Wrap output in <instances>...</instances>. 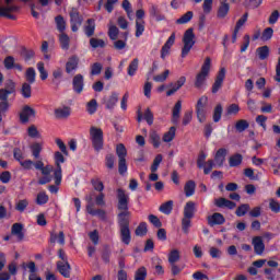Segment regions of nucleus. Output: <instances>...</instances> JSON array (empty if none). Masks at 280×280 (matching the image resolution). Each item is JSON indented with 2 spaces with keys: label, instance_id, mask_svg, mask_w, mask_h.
I'll list each match as a JSON object with an SVG mask.
<instances>
[{
  "label": "nucleus",
  "instance_id": "f257e3e1",
  "mask_svg": "<svg viewBox=\"0 0 280 280\" xmlns=\"http://www.w3.org/2000/svg\"><path fill=\"white\" fill-rule=\"evenodd\" d=\"M196 215V202L188 201L184 206V217L182 219V231L187 235L191 229V219Z\"/></svg>",
  "mask_w": 280,
  "mask_h": 280
},
{
  "label": "nucleus",
  "instance_id": "f03ea898",
  "mask_svg": "<svg viewBox=\"0 0 280 280\" xmlns=\"http://www.w3.org/2000/svg\"><path fill=\"white\" fill-rule=\"evenodd\" d=\"M211 71V58L207 57L201 66V70L197 73L195 79L196 89H202L207 84V78Z\"/></svg>",
  "mask_w": 280,
  "mask_h": 280
},
{
  "label": "nucleus",
  "instance_id": "7ed1b4c3",
  "mask_svg": "<svg viewBox=\"0 0 280 280\" xmlns=\"http://www.w3.org/2000/svg\"><path fill=\"white\" fill-rule=\"evenodd\" d=\"M184 47L182 48V58H186L189 55V51L196 45V34H194V28H188L185 31L183 36Z\"/></svg>",
  "mask_w": 280,
  "mask_h": 280
},
{
  "label": "nucleus",
  "instance_id": "20e7f679",
  "mask_svg": "<svg viewBox=\"0 0 280 280\" xmlns=\"http://www.w3.org/2000/svg\"><path fill=\"white\" fill-rule=\"evenodd\" d=\"M90 138L96 152L104 149V131L97 127L90 128Z\"/></svg>",
  "mask_w": 280,
  "mask_h": 280
},
{
  "label": "nucleus",
  "instance_id": "39448f33",
  "mask_svg": "<svg viewBox=\"0 0 280 280\" xmlns=\"http://www.w3.org/2000/svg\"><path fill=\"white\" fill-rule=\"evenodd\" d=\"M56 170L54 171L55 185L58 187L62 183V163H65V155L60 151L55 152Z\"/></svg>",
  "mask_w": 280,
  "mask_h": 280
},
{
  "label": "nucleus",
  "instance_id": "423d86ee",
  "mask_svg": "<svg viewBox=\"0 0 280 280\" xmlns=\"http://www.w3.org/2000/svg\"><path fill=\"white\" fill-rule=\"evenodd\" d=\"M207 102H209V97L201 96L196 105L197 118L200 124L205 122L207 119Z\"/></svg>",
  "mask_w": 280,
  "mask_h": 280
},
{
  "label": "nucleus",
  "instance_id": "0eeeda50",
  "mask_svg": "<svg viewBox=\"0 0 280 280\" xmlns=\"http://www.w3.org/2000/svg\"><path fill=\"white\" fill-rule=\"evenodd\" d=\"M36 117V110L32 108L30 105H26L20 112V121L21 124H28L30 120Z\"/></svg>",
  "mask_w": 280,
  "mask_h": 280
},
{
  "label": "nucleus",
  "instance_id": "6e6552de",
  "mask_svg": "<svg viewBox=\"0 0 280 280\" xmlns=\"http://www.w3.org/2000/svg\"><path fill=\"white\" fill-rule=\"evenodd\" d=\"M117 198H118V209L120 211H128V202L130 200V196L126 194V190L118 188Z\"/></svg>",
  "mask_w": 280,
  "mask_h": 280
},
{
  "label": "nucleus",
  "instance_id": "1a4fd4ad",
  "mask_svg": "<svg viewBox=\"0 0 280 280\" xmlns=\"http://www.w3.org/2000/svg\"><path fill=\"white\" fill-rule=\"evenodd\" d=\"M224 78H226V69L221 68L212 85V93H218V91L222 89V84H224Z\"/></svg>",
  "mask_w": 280,
  "mask_h": 280
},
{
  "label": "nucleus",
  "instance_id": "9d476101",
  "mask_svg": "<svg viewBox=\"0 0 280 280\" xmlns=\"http://www.w3.org/2000/svg\"><path fill=\"white\" fill-rule=\"evenodd\" d=\"M176 43V33H172V35L168 37L166 43L161 49V58L162 60H165L167 56H170V49H172V46Z\"/></svg>",
  "mask_w": 280,
  "mask_h": 280
},
{
  "label": "nucleus",
  "instance_id": "9b49d317",
  "mask_svg": "<svg viewBox=\"0 0 280 280\" xmlns=\"http://www.w3.org/2000/svg\"><path fill=\"white\" fill-rule=\"evenodd\" d=\"M55 117L57 119H69L71 117V107L62 105L55 109Z\"/></svg>",
  "mask_w": 280,
  "mask_h": 280
},
{
  "label": "nucleus",
  "instance_id": "f8f14e48",
  "mask_svg": "<svg viewBox=\"0 0 280 280\" xmlns=\"http://www.w3.org/2000/svg\"><path fill=\"white\" fill-rule=\"evenodd\" d=\"M11 235H14L18 242L25 240V232H23V223H14L11 228Z\"/></svg>",
  "mask_w": 280,
  "mask_h": 280
},
{
  "label": "nucleus",
  "instance_id": "ddd939ff",
  "mask_svg": "<svg viewBox=\"0 0 280 280\" xmlns=\"http://www.w3.org/2000/svg\"><path fill=\"white\" fill-rule=\"evenodd\" d=\"M185 82H187V78L180 77L175 83H172V88L166 92L167 97H171V95H174V93L180 91V89L185 86Z\"/></svg>",
  "mask_w": 280,
  "mask_h": 280
},
{
  "label": "nucleus",
  "instance_id": "4468645a",
  "mask_svg": "<svg viewBox=\"0 0 280 280\" xmlns=\"http://www.w3.org/2000/svg\"><path fill=\"white\" fill-rule=\"evenodd\" d=\"M224 222H226V220L224 219V215H222V213L220 212H215L212 215L208 217L209 226H218L224 224Z\"/></svg>",
  "mask_w": 280,
  "mask_h": 280
},
{
  "label": "nucleus",
  "instance_id": "2eb2a0df",
  "mask_svg": "<svg viewBox=\"0 0 280 280\" xmlns=\"http://www.w3.org/2000/svg\"><path fill=\"white\" fill-rule=\"evenodd\" d=\"M119 233H120V242H122V244H125L126 246H129L130 242H132L130 225L126 228H119Z\"/></svg>",
  "mask_w": 280,
  "mask_h": 280
},
{
  "label": "nucleus",
  "instance_id": "dca6fc26",
  "mask_svg": "<svg viewBox=\"0 0 280 280\" xmlns=\"http://www.w3.org/2000/svg\"><path fill=\"white\" fill-rule=\"evenodd\" d=\"M226 154H229V151L224 148H221L217 151L214 155V164L217 167H222V165H224V162L226 161Z\"/></svg>",
  "mask_w": 280,
  "mask_h": 280
},
{
  "label": "nucleus",
  "instance_id": "f3484780",
  "mask_svg": "<svg viewBox=\"0 0 280 280\" xmlns=\"http://www.w3.org/2000/svg\"><path fill=\"white\" fill-rule=\"evenodd\" d=\"M252 244L254 246L256 255H264V250H266V245L264 244V238L261 236L254 237Z\"/></svg>",
  "mask_w": 280,
  "mask_h": 280
},
{
  "label": "nucleus",
  "instance_id": "a211bd4d",
  "mask_svg": "<svg viewBox=\"0 0 280 280\" xmlns=\"http://www.w3.org/2000/svg\"><path fill=\"white\" fill-rule=\"evenodd\" d=\"M72 86L74 93H82L84 91V77L77 74L72 80Z\"/></svg>",
  "mask_w": 280,
  "mask_h": 280
},
{
  "label": "nucleus",
  "instance_id": "6ab92c4d",
  "mask_svg": "<svg viewBox=\"0 0 280 280\" xmlns=\"http://www.w3.org/2000/svg\"><path fill=\"white\" fill-rule=\"evenodd\" d=\"M118 102L119 94L117 92H114L108 98L104 100L105 108H107V110H113L115 106H117Z\"/></svg>",
  "mask_w": 280,
  "mask_h": 280
},
{
  "label": "nucleus",
  "instance_id": "aec40b11",
  "mask_svg": "<svg viewBox=\"0 0 280 280\" xmlns=\"http://www.w3.org/2000/svg\"><path fill=\"white\" fill-rule=\"evenodd\" d=\"M12 12H19V7L14 4H7V7L0 8V16H7V19H14Z\"/></svg>",
  "mask_w": 280,
  "mask_h": 280
},
{
  "label": "nucleus",
  "instance_id": "412c9836",
  "mask_svg": "<svg viewBox=\"0 0 280 280\" xmlns=\"http://www.w3.org/2000/svg\"><path fill=\"white\" fill-rule=\"evenodd\" d=\"M57 269L65 279H69V277H71V265L69 261L57 262Z\"/></svg>",
  "mask_w": 280,
  "mask_h": 280
},
{
  "label": "nucleus",
  "instance_id": "4be33fe9",
  "mask_svg": "<svg viewBox=\"0 0 280 280\" xmlns=\"http://www.w3.org/2000/svg\"><path fill=\"white\" fill-rule=\"evenodd\" d=\"M130 212L128 210H124L118 214V226L119 229L130 226Z\"/></svg>",
  "mask_w": 280,
  "mask_h": 280
},
{
  "label": "nucleus",
  "instance_id": "5701e85b",
  "mask_svg": "<svg viewBox=\"0 0 280 280\" xmlns=\"http://www.w3.org/2000/svg\"><path fill=\"white\" fill-rule=\"evenodd\" d=\"M79 62H80V58H78V56L75 55L71 56L66 63V71L68 73H73V71L78 69Z\"/></svg>",
  "mask_w": 280,
  "mask_h": 280
},
{
  "label": "nucleus",
  "instance_id": "b1692460",
  "mask_svg": "<svg viewBox=\"0 0 280 280\" xmlns=\"http://www.w3.org/2000/svg\"><path fill=\"white\" fill-rule=\"evenodd\" d=\"M215 207H219L220 209L226 208V209H235L236 205L235 202L226 199V198H219L214 200Z\"/></svg>",
  "mask_w": 280,
  "mask_h": 280
},
{
  "label": "nucleus",
  "instance_id": "393cba45",
  "mask_svg": "<svg viewBox=\"0 0 280 280\" xmlns=\"http://www.w3.org/2000/svg\"><path fill=\"white\" fill-rule=\"evenodd\" d=\"M182 109H183V101H177L175 106L173 107V114H172L173 124H178V119H180Z\"/></svg>",
  "mask_w": 280,
  "mask_h": 280
},
{
  "label": "nucleus",
  "instance_id": "a878e982",
  "mask_svg": "<svg viewBox=\"0 0 280 280\" xmlns=\"http://www.w3.org/2000/svg\"><path fill=\"white\" fill-rule=\"evenodd\" d=\"M176 139V127H171L168 131L164 132L162 141L164 143H172Z\"/></svg>",
  "mask_w": 280,
  "mask_h": 280
},
{
  "label": "nucleus",
  "instance_id": "bb28decb",
  "mask_svg": "<svg viewBox=\"0 0 280 280\" xmlns=\"http://www.w3.org/2000/svg\"><path fill=\"white\" fill-rule=\"evenodd\" d=\"M242 161H244V156H242V154H240V153H236V154H233L232 156H230L229 165H230V167H237V166L242 165Z\"/></svg>",
  "mask_w": 280,
  "mask_h": 280
},
{
  "label": "nucleus",
  "instance_id": "cd10ccee",
  "mask_svg": "<svg viewBox=\"0 0 280 280\" xmlns=\"http://www.w3.org/2000/svg\"><path fill=\"white\" fill-rule=\"evenodd\" d=\"M56 242L61 246H65V232H59V234L54 232L50 233V244H56Z\"/></svg>",
  "mask_w": 280,
  "mask_h": 280
},
{
  "label": "nucleus",
  "instance_id": "c85d7f7f",
  "mask_svg": "<svg viewBox=\"0 0 280 280\" xmlns=\"http://www.w3.org/2000/svg\"><path fill=\"white\" fill-rule=\"evenodd\" d=\"M184 191L187 198H190V196H194V194H196V182L194 180L187 182L185 184Z\"/></svg>",
  "mask_w": 280,
  "mask_h": 280
},
{
  "label": "nucleus",
  "instance_id": "c756f323",
  "mask_svg": "<svg viewBox=\"0 0 280 280\" xmlns=\"http://www.w3.org/2000/svg\"><path fill=\"white\" fill-rule=\"evenodd\" d=\"M173 209H174V201L168 200L160 206L159 211H161V213H164L165 215H170Z\"/></svg>",
  "mask_w": 280,
  "mask_h": 280
},
{
  "label": "nucleus",
  "instance_id": "7c9ffc66",
  "mask_svg": "<svg viewBox=\"0 0 280 280\" xmlns=\"http://www.w3.org/2000/svg\"><path fill=\"white\" fill-rule=\"evenodd\" d=\"M43 142H34L31 145V151L34 159H40V152H43Z\"/></svg>",
  "mask_w": 280,
  "mask_h": 280
},
{
  "label": "nucleus",
  "instance_id": "2f4dec72",
  "mask_svg": "<svg viewBox=\"0 0 280 280\" xmlns=\"http://www.w3.org/2000/svg\"><path fill=\"white\" fill-rule=\"evenodd\" d=\"M90 46L92 47V49H104V47H106V42L97 37H92L90 39Z\"/></svg>",
  "mask_w": 280,
  "mask_h": 280
},
{
  "label": "nucleus",
  "instance_id": "473e14b6",
  "mask_svg": "<svg viewBox=\"0 0 280 280\" xmlns=\"http://www.w3.org/2000/svg\"><path fill=\"white\" fill-rule=\"evenodd\" d=\"M194 19V12L188 11L184 15H182L179 19L176 20L177 25H185L189 23Z\"/></svg>",
  "mask_w": 280,
  "mask_h": 280
},
{
  "label": "nucleus",
  "instance_id": "72a5a7b5",
  "mask_svg": "<svg viewBox=\"0 0 280 280\" xmlns=\"http://www.w3.org/2000/svg\"><path fill=\"white\" fill-rule=\"evenodd\" d=\"M145 32V22L143 20H136V37L139 38L143 36Z\"/></svg>",
  "mask_w": 280,
  "mask_h": 280
},
{
  "label": "nucleus",
  "instance_id": "f704fd0d",
  "mask_svg": "<svg viewBox=\"0 0 280 280\" xmlns=\"http://www.w3.org/2000/svg\"><path fill=\"white\" fill-rule=\"evenodd\" d=\"M256 54L260 60H266L270 56V48L268 46H261L257 48Z\"/></svg>",
  "mask_w": 280,
  "mask_h": 280
},
{
  "label": "nucleus",
  "instance_id": "c9c22d12",
  "mask_svg": "<svg viewBox=\"0 0 280 280\" xmlns=\"http://www.w3.org/2000/svg\"><path fill=\"white\" fill-rule=\"evenodd\" d=\"M84 32L88 37H91L95 34V20H88Z\"/></svg>",
  "mask_w": 280,
  "mask_h": 280
},
{
  "label": "nucleus",
  "instance_id": "e433bc0d",
  "mask_svg": "<svg viewBox=\"0 0 280 280\" xmlns=\"http://www.w3.org/2000/svg\"><path fill=\"white\" fill-rule=\"evenodd\" d=\"M135 234H136L138 237H143V236L148 235V223H147V222H141V223L137 226Z\"/></svg>",
  "mask_w": 280,
  "mask_h": 280
},
{
  "label": "nucleus",
  "instance_id": "4c0bfd02",
  "mask_svg": "<svg viewBox=\"0 0 280 280\" xmlns=\"http://www.w3.org/2000/svg\"><path fill=\"white\" fill-rule=\"evenodd\" d=\"M149 137L153 148H161V136L156 131H151Z\"/></svg>",
  "mask_w": 280,
  "mask_h": 280
},
{
  "label": "nucleus",
  "instance_id": "58836bf2",
  "mask_svg": "<svg viewBox=\"0 0 280 280\" xmlns=\"http://www.w3.org/2000/svg\"><path fill=\"white\" fill-rule=\"evenodd\" d=\"M56 25L57 30L62 34L67 30V22L65 21V18L62 15H58L56 19Z\"/></svg>",
  "mask_w": 280,
  "mask_h": 280
},
{
  "label": "nucleus",
  "instance_id": "ea45409f",
  "mask_svg": "<svg viewBox=\"0 0 280 280\" xmlns=\"http://www.w3.org/2000/svg\"><path fill=\"white\" fill-rule=\"evenodd\" d=\"M229 10H231V7L229 5V3H226V1L221 2V5L218 11L219 19H224V16H226V14H229Z\"/></svg>",
  "mask_w": 280,
  "mask_h": 280
},
{
  "label": "nucleus",
  "instance_id": "a19ab883",
  "mask_svg": "<svg viewBox=\"0 0 280 280\" xmlns=\"http://www.w3.org/2000/svg\"><path fill=\"white\" fill-rule=\"evenodd\" d=\"M248 211H250V206L248 203H243L236 209L235 213L237 218H244V215L247 214Z\"/></svg>",
  "mask_w": 280,
  "mask_h": 280
},
{
  "label": "nucleus",
  "instance_id": "79ce46f5",
  "mask_svg": "<svg viewBox=\"0 0 280 280\" xmlns=\"http://www.w3.org/2000/svg\"><path fill=\"white\" fill-rule=\"evenodd\" d=\"M86 110L89 115H95V113H97V100L92 98L90 102H88Z\"/></svg>",
  "mask_w": 280,
  "mask_h": 280
},
{
  "label": "nucleus",
  "instance_id": "37998d69",
  "mask_svg": "<svg viewBox=\"0 0 280 280\" xmlns=\"http://www.w3.org/2000/svg\"><path fill=\"white\" fill-rule=\"evenodd\" d=\"M116 154L119 161H122V160H126V156L128 155V151L126 150V147L120 143L116 147Z\"/></svg>",
  "mask_w": 280,
  "mask_h": 280
},
{
  "label": "nucleus",
  "instance_id": "c03bdc74",
  "mask_svg": "<svg viewBox=\"0 0 280 280\" xmlns=\"http://www.w3.org/2000/svg\"><path fill=\"white\" fill-rule=\"evenodd\" d=\"M37 70L39 71L40 80H47V78H49V73L45 70V62H37Z\"/></svg>",
  "mask_w": 280,
  "mask_h": 280
},
{
  "label": "nucleus",
  "instance_id": "a18cd8bd",
  "mask_svg": "<svg viewBox=\"0 0 280 280\" xmlns=\"http://www.w3.org/2000/svg\"><path fill=\"white\" fill-rule=\"evenodd\" d=\"M59 43H60L61 49H66V50L69 49L70 38L67 34L61 33L59 35Z\"/></svg>",
  "mask_w": 280,
  "mask_h": 280
},
{
  "label": "nucleus",
  "instance_id": "49530a36",
  "mask_svg": "<svg viewBox=\"0 0 280 280\" xmlns=\"http://www.w3.org/2000/svg\"><path fill=\"white\" fill-rule=\"evenodd\" d=\"M139 69V59H133L128 67V75L132 77Z\"/></svg>",
  "mask_w": 280,
  "mask_h": 280
},
{
  "label": "nucleus",
  "instance_id": "de8ad7c7",
  "mask_svg": "<svg viewBox=\"0 0 280 280\" xmlns=\"http://www.w3.org/2000/svg\"><path fill=\"white\" fill-rule=\"evenodd\" d=\"M21 94L26 100L32 97V85H30V83H23Z\"/></svg>",
  "mask_w": 280,
  "mask_h": 280
},
{
  "label": "nucleus",
  "instance_id": "09e8293b",
  "mask_svg": "<svg viewBox=\"0 0 280 280\" xmlns=\"http://www.w3.org/2000/svg\"><path fill=\"white\" fill-rule=\"evenodd\" d=\"M249 126L250 125L248 124V120H245V119H241L235 124V128L237 132H244V130H247Z\"/></svg>",
  "mask_w": 280,
  "mask_h": 280
},
{
  "label": "nucleus",
  "instance_id": "8fccbe9b",
  "mask_svg": "<svg viewBox=\"0 0 280 280\" xmlns=\"http://www.w3.org/2000/svg\"><path fill=\"white\" fill-rule=\"evenodd\" d=\"M273 34H275V30H272V27H267L264 30L260 36V39L264 42H268L270 40V38H272Z\"/></svg>",
  "mask_w": 280,
  "mask_h": 280
},
{
  "label": "nucleus",
  "instance_id": "3c124183",
  "mask_svg": "<svg viewBox=\"0 0 280 280\" xmlns=\"http://www.w3.org/2000/svg\"><path fill=\"white\" fill-rule=\"evenodd\" d=\"M27 135L31 137V139H40V132L38 131V128L36 126L32 125L27 129Z\"/></svg>",
  "mask_w": 280,
  "mask_h": 280
},
{
  "label": "nucleus",
  "instance_id": "603ef678",
  "mask_svg": "<svg viewBox=\"0 0 280 280\" xmlns=\"http://www.w3.org/2000/svg\"><path fill=\"white\" fill-rule=\"evenodd\" d=\"M222 105H217L213 110V121L214 124H218L222 119Z\"/></svg>",
  "mask_w": 280,
  "mask_h": 280
},
{
  "label": "nucleus",
  "instance_id": "864d4df0",
  "mask_svg": "<svg viewBox=\"0 0 280 280\" xmlns=\"http://www.w3.org/2000/svg\"><path fill=\"white\" fill-rule=\"evenodd\" d=\"M49 202V196H47V192L42 191L37 194L36 203L37 205H47Z\"/></svg>",
  "mask_w": 280,
  "mask_h": 280
},
{
  "label": "nucleus",
  "instance_id": "5fc2aeb1",
  "mask_svg": "<svg viewBox=\"0 0 280 280\" xmlns=\"http://www.w3.org/2000/svg\"><path fill=\"white\" fill-rule=\"evenodd\" d=\"M178 259H180V253L178 252V249H173L168 254V262L174 265L176 261H178Z\"/></svg>",
  "mask_w": 280,
  "mask_h": 280
},
{
  "label": "nucleus",
  "instance_id": "6e6d98bb",
  "mask_svg": "<svg viewBox=\"0 0 280 280\" xmlns=\"http://www.w3.org/2000/svg\"><path fill=\"white\" fill-rule=\"evenodd\" d=\"M26 80L30 84H34V82H36V70H34V68H28L26 70Z\"/></svg>",
  "mask_w": 280,
  "mask_h": 280
},
{
  "label": "nucleus",
  "instance_id": "4d7b16f0",
  "mask_svg": "<svg viewBox=\"0 0 280 280\" xmlns=\"http://www.w3.org/2000/svg\"><path fill=\"white\" fill-rule=\"evenodd\" d=\"M145 277H148V270L145 267H140L136 271L135 280H145Z\"/></svg>",
  "mask_w": 280,
  "mask_h": 280
},
{
  "label": "nucleus",
  "instance_id": "13d9d810",
  "mask_svg": "<svg viewBox=\"0 0 280 280\" xmlns=\"http://www.w3.org/2000/svg\"><path fill=\"white\" fill-rule=\"evenodd\" d=\"M30 206V201L27 199H22L15 205L16 211H20V213H23Z\"/></svg>",
  "mask_w": 280,
  "mask_h": 280
},
{
  "label": "nucleus",
  "instance_id": "bf43d9fd",
  "mask_svg": "<svg viewBox=\"0 0 280 280\" xmlns=\"http://www.w3.org/2000/svg\"><path fill=\"white\" fill-rule=\"evenodd\" d=\"M271 167L273 168V174L275 176H280V162H277L279 161V158H271Z\"/></svg>",
  "mask_w": 280,
  "mask_h": 280
},
{
  "label": "nucleus",
  "instance_id": "052dcab7",
  "mask_svg": "<svg viewBox=\"0 0 280 280\" xmlns=\"http://www.w3.org/2000/svg\"><path fill=\"white\" fill-rule=\"evenodd\" d=\"M108 36L110 40H117V36H119V28L115 25H109Z\"/></svg>",
  "mask_w": 280,
  "mask_h": 280
},
{
  "label": "nucleus",
  "instance_id": "680f3d73",
  "mask_svg": "<svg viewBox=\"0 0 280 280\" xmlns=\"http://www.w3.org/2000/svg\"><path fill=\"white\" fill-rule=\"evenodd\" d=\"M269 209L272 211V213H279L280 212V202L276 199H269Z\"/></svg>",
  "mask_w": 280,
  "mask_h": 280
},
{
  "label": "nucleus",
  "instance_id": "e2e57ef3",
  "mask_svg": "<svg viewBox=\"0 0 280 280\" xmlns=\"http://www.w3.org/2000/svg\"><path fill=\"white\" fill-rule=\"evenodd\" d=\"M105 165L107 170H113L115 167V155L107 154L105 158Z\"/></svg>",
  "mask_w": 280,
  "mask_h": 280
},
{
  "label": "nucleus",
  "instance_id": "0e129e2a",
  "mask_svg": "<svg viewBox=\"0 0 280 280\" xmlns=\"http://www.w3.org/2000/svg\"><path fill=\"white\" fill-rule=\"evenodd\" d=\"M170 78V70L163 71L161 74L153 77L154 82H165Z\"/></svg>",
  "mask_w": 280,
  "mask_h": 280
},
{
  "label": "nucleus",
  "instance_id": "69168bd1",
  "mask_svg": "<svg viewBox=\"0 0 280 280\" xmlns=\"http://www.w3.org/2000/svg\"><path fill=\"white\" fill-rule=\"evenodd\" d=\"M279 18H280L279 10H273L268 19L269 25H275L277 21H279Z\"/></svg>",
  "mask_w": 280,
  "mask_h": 280
},
{
  "label": "nucleus",
  "instance_id": "338daca9",
  "mask_svg": "<svg viewBox=\"0 0 280 280\" xmlns=\"http://www.w3.org/2000/svg\"><path fill=\"white\" fill-rule=\"evenodd\" d=\"M92 186L95 189V191H100V192L104 191V183H102L100 178L92 179Z\"/></svg>",
  "mask_w": 280,
  "mask_h": 280
},
{
  "label": "nucleus",
  "instance_id": "774afa93",
  "mask_svg": "<svg viewBox=\"0 0 280 280\" xmlns=\"http://www.w3.org/2000/svg\"><path fill=\"white\" fill-rule=\"evenodd\" d=\"M240 113V105L231 104L226 108V115H237Z\"/></svg>",
  "mask_w": 280,
  "mask_h": 280
}]
</instances>
